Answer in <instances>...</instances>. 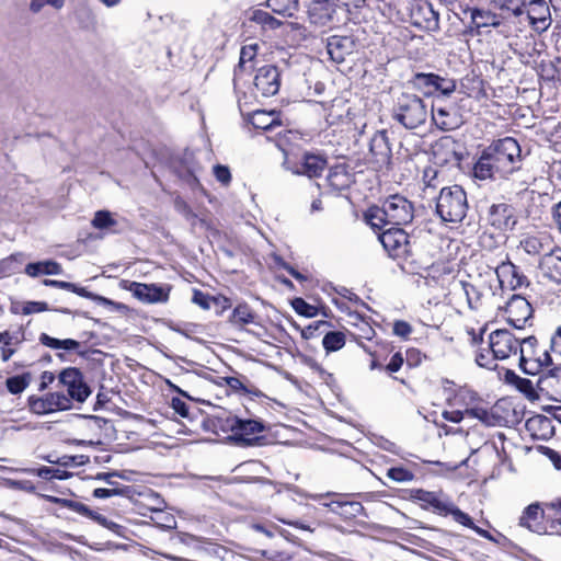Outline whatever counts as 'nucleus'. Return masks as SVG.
Here are the masks:
<instances>
[{"mask_svg":"<svg viewBox=\"0 0 561 561\" xmlns=\"http://www.w3.org/2000/svg\"><path fill=\"white\" fill-rule=\"evenodd\" d=\"M522 149L513 137L492 141L483 149L473 165V175L478 180H507L522 169Z\"/></svg>","mask_w":561,"mask_h":561,"instance_id":"f257e3e1","label":"nucleus"},{"mask_svg":"<svg viewBox=\"0 0 561 561\" xmlns=\"http://www.w3.org/2000/svg\"><path fill=\"white\" fill-rule=\"evenodd\" d=\"M430 110L425 101L413 93H401L392 107L391 117L408 130L424 126L428 119Z\"/></svg>","mask_w":561,"mask_h":561,"instance_id":"f03ea898","label":"nucleus"},{"mask_svg":"<svg viewBox=\"0 0 561 561\" xmlns=\"http://www.w3.org/2000/svg\"><path fill=\"white\" fill-rule=\"evenodd\" d=\"M414 218V207L407 197L394 194L389 196L380 209L370 210L367 216L368 222L376 228L381 224L401 226L410 224Z\"/></svg>","mask_w":561,"mask_h":561,"instance_id":"7ed1b4c3","label":"nucleus"},{"mask_svg":"<svg viewBox=\"0 0 561 561\" xmlns=\"http://www.w3.org/2000/svg\"><path fill=\"white\" fill-rule=\"evenodd\" d=\"M469 209L467 194L459 185L443 187L436 199V214L445 222L458 224Z\"/></svg>","mask_w":561,"mask_h":561,"instance_id":"20e7f679","label":"nucleus"},{"mask_svg":"<svg viewBox=\"0 0 561 561\" xmlns=\"http://www.w3.org/2000/svg\"><path fill=\"white\" fill-rule=\"evenodd\" d=\"M489 346L493 354V359H506L511 355L519 354L524 350L523 337H516L506 329L493 331L489 335Z\"/></svg>","mask_w":561,"mask_h":561,"instance_id":"39448f33","label":"nucleus"},{"mask_svg":"<svg viewBox=\"0 0 561 561\" xmlns=\"http://www.w3.org/2000/svg\"><path fill=\"white\" fill-rule=\"evenodd\" d=\"M327 159L318 153L304 152L299 160L286 158L283 167L295 175H305L309 179L319 178L327 168Z\"/></svg>","mask_w":561,"mask_h":561,"instance_id":"423d86ee","label":"nucleus"},{"mask_svg":"<svg viewBox=\"0 0 561 561\" xmlns=\"http://www.w3.org/2000/svg\"><path fill=\"white\" fill-rule=\"evenodd\" d=\"M58 381L66 389L68 394H66L70 402L76 401L78 403H83L91 394V389L84 380V376L79 368L76 367H67L62 369L58 375Z\"/></svg>","mask_w":561,"mask_h":561,"instance_id":"0eeeda50","label":"nucleus"},{"mask_svg":"<svg viewBox=\"0 0 561 561\" xmlns=\"http://www.w3.org/2000/svg\"><path fill=\"white\" fill-rule=\"evenodd\" d=\"M123 288L145 304H164L169 300L171 286L168 284H142L123 280Z\"/></svg>","mask_w":561,"mask_h":561,"instance_id":"6e6552de","label":"nucleus"},{"mask_svg":"<svg viewBox=\"0 0 561 561\" xmlns=\"http://www.w3.org/2000/svg\"><path fill=\"white\" fill-rule=\"evenodd\" d=\"M411 23L426 32L439 30V12L428 0H413L410 7Z\"/></svg>","mask_w":561,"mask_h":561,"instance_id":"1a4fd4ad","label":"nucleus"},{"mask_svg":"<svg viewBox=\"0 0 561 561\" xmlns=\"http://www.w3.org/2000/svg\"><path fill=\"white\" fill-rule=\"evenodd\" d=\"M30 410L38 415L49 414L56 411H66L72 408L70 399L62 392L56 391L44 397L31 396L28 398Z\"/></svg>","mask_w":561,"mask_h":561,"instance_id":"9d476101","label":"nucleus"},{"mask_svg":"<svg viewBox=\"0 0 561 561\" xmlns=\"http://www.w3.org/2000/svg\"><path fill=\"white\" fill-rule=\"evenodd\" d=\"M524 350H522V356L519 357V368L527 375H537L541 371L542 367L551 364V356L547 350H543L537 357L528 356V348L530 353H535L537 346V339L535 336L523 337Z\"/></svg>","mask_w":561,"mask_h":561,"instance_id":"9b49d317","label":"nucleus"},{"mask_svg":"<svg viewBox=\"0 0 561 561\" xmlns=\"http://www.w3.org/2000/svg\"><path fill=\"white\" fill-rule=\"evenodd\" d=\"M506 321L516 329H523L533 319L531 304L522 295L514 294L504 307Z\"/></svg>","mask_w":561,"mask_h":561,"instance_id":"f8f14e48","label":"nucleus"},{"mask_svg":"<svg viewBox=\"0 0 561 561\" xmlns=\"http://www.w3.org/2000/svg\"><path fill=\"white\" fill-rule=\"evenodd\" d=\"M370 163L377 169L387 168L391 163L392 150L386 130H378L369 142Z\"/></svg>","mask_w":561,"mask_h":561,"instance_id":"ddd939ff","label":"nucleus"},{"mask_svg":"<svg viewBox=\"0 0 561 561\" xmlns=\"http://www.w3.org/2000/svg\"><path fill=\"white\" fill-rule=\"evenodd\" d=\"M254 87L262 96L275 95L280 87L279 71L273 65H266L257 69L254 77Z\"/></svg>","mask_w":561,"mask_h":561,"instance_id":"4468645a","label":"nucleus"},{"mask_svg":"<svg viewBox=\"0 0 561 561\" xmlns=\"http://www.w3.org/2000/svg\"><path fill=\"white\" fill-rule=\"evenodd\" d=\"M495 274L502 288L508 287L515 290L529 285L528 278L511 261H505L497 265Z\"/></svg>","mask_w":561,"mask_h":561,"instance_id":"2eb2a0df","label":"nucleus"},{"mask_svg":"<svg viewBox=\"0 0 561 561\" xmlns=\"http://www.w3.org/2000/svg\"><path fill=\"white\" fill-rule=\"evenodd\" d=\"M308 20L317 27H330L334 23L336 9L329 0L312 1L308 8Z\"/></svg>","mask_w":561,"mask_h":561,"instance_id":"dca6fc26","label":"nucleus"},{"mask_svg":"<svg viewBox=\"0 0 561 561\" xmlns=\"http://www.w3.org/2000/svg\"><path fill=\"white\" fill-rule=\"evenodd\" d=\"M537 389L547 399L561 402V366L540 375Z\"/></svg>","mask_w":561,"mask_h":561,"instance_id":"f3484780","label":"nucleus"},{"mask_svg":"<svg viewBox=\"0 0 561 561\" xmlns=\"http://www.w3.org/2000/svg\"><path fill=\"white\" fill-rule=\"evenodd\" d=\"M490 224L499 230H513L517 224L515 209L506 203L494 204L489 210Z\"/></svg>","mask_w":561,"mask_h":561,"instance_id":"a211bd4d","label":"nucleus"},{"mask_svg":"<svg viewBox=\"0 0 561 561\" xmlns=\"http://www.w3.org/2000/svg\"><path fill=\"white\" fill-rule=\"evenodd\" d=\"M524 14L537 31H546L551 22L550 9L545 0H531L527 3Z\"/></svg>","mask_w":561,"mask_h":561,"instance_id":"6ab92c4d","label":"nucleus"},{"mask_svg":"<svg viewBox=\"0 0 561 561\" xmlns=\"http://www.w3.org/2000/svg\"><path fill=\"white\" fill-rule=\"evenodd\" d=\"M379 240L391 256H400L408 252V234L400 228L383 231Z\"/></svg>","mask_w":561,"mask_h":561,"instance_id":"aec40b11","label":"nucleus"},{"mask_svg":"<svg viewBox=\"0 0 561 561\" xmlns=\"http://www.w3.org/2000/svg\"><path fill=\"white\" fill-rule=\"evenodd\" d=\"M411 497L422 503L426 508H432L433 512L440 515H448V508L451 503L442 493L430 492L422 489L412 490Z\"/></svg>","mask_w":561,"mask_h":561,"instance_id":"412c9836","label":"nucleus"},{"mask_svg":"<svg viewBox=\"0 0 561 561\" xmlns=\"http://www.w3.org/2000/svg\"><path fill=\"white\" fill-rule=\"evenodd\" d=\"M355 49V42L350 36H331L328 38L327 50L330 58L335 62H343L345 57Z\"/></svg>","mask_w":561,"mask_h":561,"instance_id":"4be33fe9","label":"nucleus"},{"mask_svg":"<svg viewBox=\"0 0 561 561\" xmlns=\"http://www.w3.org/2000/svg\"><path fill=\"white\" fill-rule=\"evenodd\" d=\"M546 512L547 508L542 510L538 503L528 505L519 517V526L541 535L546 530L543 528Z\"/></svg>","mask_w":561,"mask_h":561,"instance_id":"5701e85b","label":"nucleus"},{"mask_svg":"<svg viewBox=\"0 0 561 561\" xmlns=\"http://www.w3.org/2000/svg\"><path fill=\"white\" fill-rule=\"evenodd\" d=\"M266 426L263 422L252 419H240L236 439L247 446L254 445L259 440L257 434L264 432Z\"/></svg>","mask_w":561,"mask_h":561,"instance_id":"b1692460","label":"nucleus"},{"mask_svg":"<svg viewBox=\"0 0 561 561\" xmlns=\"http://www.w3.org/2000/svg\"><path fill=\"white\" fill-rule=\"evenodd\" d=\"M539 267L546 277L556 283H561V248L546 253L540 260Z\"/></svg>","mask_w":561,"mask_h":561,"instance_id":"393cba45","label":"nucleus"},{"mask_svg":"<svg viewBox=\"0 0 561 561\" xmlns=\"http://www.w3.org/2000/svg\"><path fill=\"white\" fill-rule=\"evenodd\" d=\"M430 114L434 124L442 130H454L462 123L455 111L446 107H435L433 105L430 110Z\"/></svg>","mask_w":561,"mask_h":561,"instance_id":"a878e982","label":"nucleus"},{"mask_svg":"<svg viewBox=\"0 0 561 561\" xmlns=\"http://www.w3.org/2000/svg\"><path fill=\"white\" fill-rule=\"evenodd\" d=\"M328 182L334 190L342 191L350 186L352 182V175L347 171L345 164H337L330 169L328 174Z\"/></svg>","mask_w":561,"mask_h":561,"instance_id":"bb28decb","label":"nucleus"},{"mask_svg":"<svg viewBox=\"0 0 561 561\" xmlns=\"http://www.w3.org/2000/svg\"><path fill=\"white\" fill-rule=\"evenodd\" d=\"M330 510L345 518L356 517L364 513V506L360 502L355 501H332L325 504Z\"/></svg>","mask_w":561,"mask_h":561,"instance_id":"cd10ccee","label":"nucleus"},{"mask_svg":"<svg viewBox=\"0 0 561 561\" xmlns=\"http://www.w3.org/2000/svg\"><path fill=\"white\" fill-rule=\"evenodd\" d=\"M192 301L204 310H209L213 307H218L221 309L229 307V300L226 297L209 296L208 294H205L198 289L193 291Z\"/></svg>","mask_w":561,"mask_h":561,"instance_id":"c85d7f7f","label":"nucleus"},{"mask_svg":"<svg viewBox=\"0 0 561 561\" xmlns=\"http://www.w3.org/2000/svg\"><path fill=\"white\" fill-rule=\"evenodd\" d=\"M550 243V238L548 236H527L523 240H520V248L529 255H539L541 254L546 248Z\"/></svg>","mask_w":561,"mask_h":561,"instance_id":"c756f323","label":"nucleus"},{"mask_svg":"<svg viewBox=\"0 0 561 561\" xmlns=\"http://www.w3.org/2000/svg\"><path fill=\"white\" fill-rule=\"evenodd\" d=\"M61 265L50 260L37 263H30L25 267V273L32 277H36L39 274L59 275L61 274Z\"/></svg>","mask_w":561,"mask_h":561,"instance_id":"7c9ffc66","label":"nucleus"},{"mask_svg":"<svg viewBox=\"0 0 561 561\" xmlns=\"http://www.w3.org/2000/svg\"><path fill=\"white\" fill-rule=\"evenodd\" d=\"M250 123L254 128L263 130H270L275 125H279L277 114L265 111H255L250 118Z\"/></svg>","mask_w":561,"mask_h":561,"instance_id":"2f4dec72","label":"nucleus"},{"mask_svg":"<svg viewBox=\"0 0 561 561\" xmlns=\"http://www.w3.org/2000/svg\"><path fill=\"white\" fill-rule=\"evenodd\" d=\"M38 340L41 344L51 350L76 351L80 347V343L73 339L59 340L46 333H42Z\"/></svg>","mask_w":561,"mask_h":561,"instance_id":"473e14b6","label":"nucleus"},{"mask_svg":"<svg viewBox=\"0 0 561 561\" xmlns=\"http://www.w3.org/2000/svg\"><path fill=\"white\" fill-rule=\"evenodd\" d=\"M448 515H451L455 522L473 529L478 535L484 538H489V533L476 526L471 517L467 513L460 511L457 506H455L453 502L449 505Z\"/></svg>","mask_w":561,"mask_h":561,"instance_id":"72a5a7b5","label":"nucleus"},{"mask_svg":"<svg viewBox=\"0 0 561 561\" xmlns=\"http://www.w3.org/2000/svg\"><path fill=\"white\" fill-rule=\"evenodd\" d=\"M255 312L245 304L237 306L230 317V322L233 325H245L253 323L255 320Z\"/></svg>","mask_w":561,"mask_h":561,"instance_id":"f704fd0d","label":"nucleus"},{"mask_svg":"<svg viewBox=\"0 0 561 561\" xmlns=\"http://www.w3.org/2000/svg\"><path fill=\"white\" fill-rule=\"evenodd\" d=\"M267 7L275 13L293 16L299 8V0H267Z\"/></svg>","mask_w":561,"mask_h":561,"instance_id":"c9c22d12","label":"nucleus"},{"mask_svg":"<svg viewBox=\"0 0 561 561\" xmlns=\"http://www.w3.org/2000/svg\"><path fill=\"white\" fill-rule=\"evenodd\" d=\"M435 82H437V75L435 73L417 72L412 79L413 85L416 89L422 90L426 95L433 94Z\"/></svg>","mask_w":561,"mask_h":561,"instance_id":"e433bc0d","label":"nucleus"},{"mask_svg":"<svg viewBox=\"0 0 561 561\" xmlns=\"http://www.w3.org/2000/svg\"><path fill=\"white\" fill-rule=\"evenodd\" d=\"M32 378L30 373L16 375L5 380L7 389L12 394H19L23 392L30 385Z\"/></svg>","mask_w":561,"mask_h":561,"instance_id":"4c0bfd02","label":"nucleus"},{"mask_svg":"<svg viewBox=\"0 0 561 561\" xmlns=\"http://www.w3.org/2000/svg\"><path fill=\"white\" fill-rule=\"evenodd\" d=\"M327 352H336L345 345V334L340 331L328 332L322 340Z\"/></svg>","mask_w":561,"mask_h":561,"instance_id":"58836bf2","label":"nucleus"},{"mask_svg":"<svg viewBox=\"0 0 561 561\" xmlns=\"http://www.w3.org/2000/svg\"><path fill=\"white\" fill-rule=\"evenodd\" d=\"M543 528L546 530L542 534L561 535V516L557 513L546 512Z\"/></svg>","mask_w":561,"mask_h":561,"instance_id":"ea45409f","label":"nucleus"},{"mask_svg":"<svg viewBox=\"0 0 561 561\" xmlns=\"http://www.w3.org/2000/svg\"><path fill=\"white\" fill-rule=\"evenodd\" d=\"M115 225V219L112 217V214L107 210L96 211L94 218L92 219V226L100 230L110 229Z\"/></svg>","mask_w":561,"mask_h":561,"instance_id":"a19ab883","label":"nucleus"},{"mask_svg":"<svg viewBox=\"0 0 561 561\" xmlns=\"http://www.w3.org/2000/svg\"><path fill=\"white\" fill-rule=\"evenodd\" d=\"M252 20L257 24H261L264 27L270 30H275L280 26V21L276 20L268 12L257 10L253 13Z\"/></svg>","mask_w":561,"mask_h":561,"instance_id":"79ce46f5","label":"nucleus"},{"mask_svg":"<svg viewBox=\"0 0 561 561\" xmlns=\"http://www.w3.org/2000/svg\"><path fill=\"white\" fill-rule=\"evenodd\" d=\"M462 290L467 297L468 305L471 309H477L481 301L480 290L472 284L461 282Z\"/></svg>","mask_w":561,"mask_h":561,"instance_id":"37998d69","label":"nucleus"},{"mask_svg":"<svg viewBox=\"0 0 561 561\" xmlns=\"http://www.w3.org/2000/svg\"><path fill=\"white\" fill-rule=\"evenodd\" d=\"M216 419L222 431H230L234 436L237 435L240 417L232 415L231 413H224L222 416H217Z\"/></svg>","mask_w":561,"mask_h":561,"instance_id":"c03bdc74","label":"nucleus"},{"mask_svg":"<svg viewBox=\"0 0 561 561\" xmlns=\"http://www.w3.org/2000/svg\"><path fill=\"white\" fill-rule=\"evenodd\" d=\"M515 387L528 399H539L541 396L537 389V385L535 386L533 381L527 378L520 377Z\"/></svg>","mask_w":561,"mask_h":561,"instance_id":"a18cd8bd","label":"nucleus"},{"mask_svg":"<svg viewBox=\"0 0 561 561\" xmlns=\"http://www.w3.org/2000/svg\"><path fill=\"white\" fill-rule=\"evenodd\" d=\"M291 307L300 316L307 318H312L317 316V308L306 302L302 298H295L291 301Z\"/></svg>","mask_w":561,"mask_h":561,"instance_id":"49530a36","label":"nucleus"},{"mask_svg":"<svg viewBox=\"0 0 561 561\" xmlns=\"http://www.w3.org/2000/svg\"><path fill=\"white\" fill-rule=\"evenodd\" d=\"M456 90V81L448 78H443L437 75V82L434 83L433 93L439 91L443 95L448 96Z\"/></svg>","mask_w":561,"mask_h":561,"instance_id":"de8ad7c7","label":"nucleus"},{"mask_svg":"<svg viewBox=\"0 0 561 561\" xmlns=\"http://www.w3.org/2000/svg\"><path fill=\"white\" fill-rule=\"evenodd\" d=\"M387 477L396 482H408L414 478V474L402 467H393L388 469Z\"/></svg>","mask_w":561,"mask_h":561,"instance_id":"09e8293b","label":"nucleus"},{"mask_svg":"<svg viewBox=\"0 0 561 561\" xmlns=\"http://www.w3.org/2000/svg\"><path fill=\"white\" fill-rule=\"evenodd\" d=\"M129 491V486L123 488H98L93 491V496L96 499H107L114 495H125Z\"/></svg>","mask_w":561,"mask_h":561,"instance_id":"8fccbe9b","label":"nucleus"},{"mask_svg":"<svg viewBox=\"0 0 561 561\" xmlns=\"http://www.w3.org/2000/svg\"><path fill=\"white\" fill-rule=\"evenodd\" d=\"M257 43H251L242 46L240 51L239 66L244 67L247 62L252 61L257 54Z\"/></svg>","mask_w":561,"mask_h":561,"instance_id":"3c124183","label":"nucleus"},{"mask_svg":"<svg viewBox=\"0 0 561 561\" xmlns=\"http://www.w3.org/2000/svg\"><path fill=\"white\" fill-rule=\"evenodd\" d=\"M65 0H31L30 10L33 13H38L45 5H50L56 10L64 7Z\"/></svg>","mask_w":561,"mask_h":561,"instance_id":"603ef678","label":"nucleus"},{"mask_svg":"<svg viewBox=\"0 0 561 561\" xmlns=\"http://www.w3.org/2000/svg\"><path fill=\"white\" fill-rule=\"evenodd\" d=\"M471 19L473 24L477 27H483L488 26L491 23V20L493 16L489 11L480 10V9H472L471 10Z\"/></svg>","mask_w":561,"mask_h":561,"instance_id":"864d4df0","label":"nucleus"},{"mask_svg":"<svg viewBox=\"0 0 561 561\" xmlns=\"http://www.w3.org/2000/svg\"><path fill=\"white\" fill-rule=\"evenodd\" d=\"M175 207L178 211H180L186 218V220L191 222L192 226H196L197 222H199L201 225L204 224V220L198 219L197 216L193 213V210L187 206L185 202L180 199L176 201Z\"/></svg>","mask_w":561,"mask_h":561,"instance_id":"5fc2aeb1","label":"nucleus"},{"mask_svg":"<svg viewBox=\"0 0 561 561\" xmlns=\"http://www.w3.org/2000/svg\"><path fill=\"white\" fill-rule=\"evenodd\" d=\"M526 5L524 0H504L502 8L512 12L515 16H520L524 14Z\"/></svg>","mask_w":561,"mask_h":561,"instance_id":"6e6d98bb","label":"nucleus"},{"mask_svg":"<svg viewBox=\"0 0 561 561\" xmlns=\"http://www.w3.org/2000/svg\"><path fill=\"white\" fill-rule=\"evenodd\" d=\"M71 291L77 294L80 297L88 298V299H91L94 301H99V302H102L103 305L111 304V300H108L107 298L95 295L93 293H90L84 287H80L76 284H75V288H71Z\"/></svg>","mask_w":561,"mask_h":561,"instance_id":"4d7b16f0","label":"nucleus"},{"mask_svg":"<svg viewBox=\"0 0 561 561\" xmlns=\"http://www.w3.org/2000/svg\"><path fill=\"white\" fill-rule=\"evenodd\" d=\"M62 504L65 506H67L68 508H70L71 511H73L82 516H85L88 518H89V515L92 514V510H90V507L83 503L71 501V500H62Z\"/></svg>","mask_w":561,"mask_h":561,"instance_id":"13d9d810","label":"nucleus"},{"mask_svg":"<svg viewBox=\"0 0 561 561\" xmlns=\"http://www.w3.org/2000/svg\"><path fill=\"white\" fill-rule=\"evenodd\" d=\"M214 175L217 181L224 185H228L231 181V173L229 168L222 164H216L214 167Z\"/></svg>","mask_w":561,"mask_h":561,"instance_id":"bf43d9fd","label":"nucleus"},{"mask_svg":"<svg viewBox=\"0 0 561 561\" xmlns=\"http://www.w3.org/2000/svg\"><path fill=\"white\" fill-rule=\"evenodd\" d=\"M466 415L478 419L482 423L490 424V413L484 408H470L465 410Z\"/></svg>","mask_w":561,"mask_h":561,"instance_id":"052dcab7","label":"nucleus"},{"mask_svg":"<svg viewBox=\"0 0 561 561\" xmlns=\"http://www.w3.org/2000/svg\"><path fill=\"white\" fill-rule=\"evenodd\" d=\"M48 310V306L46 302L42 301H27L24 304L22 308L23 314H31V313H37L42 311Z\"/></svg>","mask_w":561,"mask_h":561,"instance_id":"680f3d73","label":"nucleus"},{"mask_svg":"<svg viewBox=\"0 0 561 561\" xmlns=\"http://www.w3.org/2000/svg\"><path fill=\"white\" fill-rule=\"evenodd\" d=\"M171 407L180 416L190 417V407L180 398H173Z\"/></svg>","mask_w":561,"mask_h":561,"instance_id":"e2e57ef3","label":"nucleus"},{"mask_svg":"<svg viewBox=\"0 0 561 561\" xmlns=\"http://www.w3.org/2000/svg\"><path fill=\"white\" fill-rule=\"evenodd\" d=\"M89 518L96 522L99 525H101L105 528L112 529V530L119 528V526L116 523L108 520L105 516H103L94 511H92V514L89 515Z\"/></svg>","mask_w":561,"mask_h":561,"instance_id":"0e129e2a","label":"nucleus"},{"mask_svg":"<svg viewBox=\"0 0 561 561\" xmlns=\"http://www.w3.org/2000/svg\"><path fill=\"white\" fill-rule=\"evenodd\" d=\"M115 477H122L117 471L113 472H100L95 476L96 480L104 481L111 488H121L118 483L114 480Z\"/></svg>","mask_w":561,"mask_h":561,"instance_id":"69168bd1","label":"nucleus"},{"mask_svg":"<svg viewBox=\"0 0 561 561\" xmlns=\"http://www.w3.org/2000/svg\"><path fill=\"white\" fill-rule=\"evenodd\" d=\"M412 332L411 325L405 321H396L393 324V333L401 337H407Z\"/></svg>","mask_w":561,"mask_h":561,"instance_id":"338daca9","label":"nucleus"},{"mask_svg":"<svg viewBox=\"0 0 561 561\" xmlns=\"http://www.w3.org/2000/svg\"><path fill=\"white\" fill-rule=\"evenodd\" d=\"M550 348L553 353L561 355V327L551 336Z\"/></svg>","mask_w":561,"mask_h":561,"instance_id":"774afa93","label":"nucleus"}]
</instances>
